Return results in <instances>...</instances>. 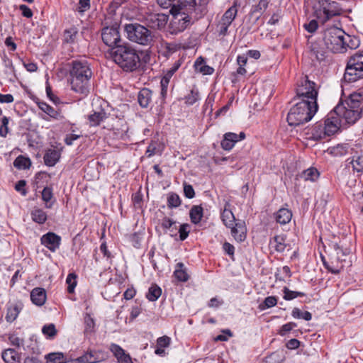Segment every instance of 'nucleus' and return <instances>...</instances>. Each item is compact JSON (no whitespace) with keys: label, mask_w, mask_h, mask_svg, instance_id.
I'll return each mask as SVG.
<instances>
[{"label":"nucleus","mask_w":363,"mask_h":363,"mask_svg":"<svg viewBox=\"0 0 363 363\" xmlns=\"http://www.w3.org/2000/svg\"><path fill=\"white\" fill-rule=\"evenodd\" d=\"M107 53L110 58L125 72L135 71L140 66V58L138 51L126 42L109 48Z\"/></svg>","instance_id":"obj_1"},{"label":"nucleus","mask_w":363,"mask_h":363,"mask_svg":"<svg viewBox=\"0 0 363 363\" xmlns=\"http://www.w3.org/2000/svg\"><path fill=\"white\" fill-rule=\"evenodd\" d=\"M184 196L188 199H192L195 196V191L193 186L191 184L186 183L184 184Z\"/></svg>","instance_id":"obj_60"},{"label":"nucleus","mask_w":363,"mask_h":363,"mask_svg":"<svg viewBox=\"0 0 363 363\" xmlns=\"http://www.w3.org/2000/svg\"><path fill=\"white\" fill-rule=\"evenodd\" d=\"M318 109V104L301 99L290 108L286 118L288 124L294 127L303 125L312 119Z\"/></svg>","instance_id":"obj_4"},{"label":"nucleus","mask_w":363,"mask_h":363,"mask_svg":"<svg viewBox=\"0 0 363 363\" xmlns=\"http://www.w3.org/2000/svg\"><path fill=\"white\" fill-rule=\"evenodd\" d=\"M77 275L74 273H70L68 274L66 279V283L67 284V291L72 294L74 291V288L77 286Z\"/></svg>","instance_id":"obj_51"},{"label":"nucleus","mask_w":363,"mask_h":363,"mask_svg":"<svg viewBox=\"0 0 363 363\" xmlns=\"http://www.w3.org/2000/svg\"><path fill=\"white\" fill-rule=\"evenodd\" d=\"M221 220L227 228H229L235 223V218L233 213L230 209H228L226 206L221 213Z\"/></svg>","instance_id":"obj_34"},{"label":"nucleus","mask_w":363,"mask_h":363,"mask_svg":"<svg viewBox=\"0 0 363 363\" xmlns=\"http://www.w3.org/2000/svg\"><path fill=\"white\" fill-rule=\"evenodd\" d=\"M307 48L311 56H313L318 61L321 62L325 59L328 48L323 40L308 41Z\"/></svg>","instance_id":"obj_14"},{"label":"nucleus","mask_w":363,"mask_h":363,"mask_svg":"<svg viewBox=\"0 0 363 363\" xmlns=\"http://www.w3.org/2000/svg\"><path fill=\"white\" fill-rule=\"evenodd\" d=\"M237 13L238 9L235 6H232L224 13L216 25V30L219 35L225 36L228 34V27L235 18Z\"/></svg>","instance_id":"obj_13"},{"label":"nucleus","mask_w":363,"mask_h":363,"mask_svg":"<svg viewBox=\"0 0 363 363\" xmlns=\"http://www.w3.org/2000/svg\"><path fill=\"white\" fill-rule=\"evenodd\" d=\"M181 64L182 63L180 60L176 61L173 64L172 67L164 72V76L162 77L166 78L167 79H169L170 81V79L172 77L174 74L178 70V69L181 66Z\"/></svg>","instance_id":"obj_53"},{"label":"nucleus","mask_w":363,"mask_h":363,"mask_svg":"<svg viewBox=\"0 0 363 363\" xmlns=\"http://www.w3.org/2000/svg\"><path fill=\"white\" fill-rule=\"evenodd\" d=\"M347 162V166L348 167L351 166L354 172L358 174L363 173V156L354 155L352 157L348 158Z\"/></svg>","instance_id":"obj_25"},{"label":"nucleus","mask_w":363,"mask_h":363,"mask_svg":"<svg viewBox=\"0 0 363 363\" xmlns=\"http://www.w3.org/2000/svg\"><path fill=\"white\" fill-rule=\"evenodd\" d=\"M1 357L6 363L21 362V355L14 349L9 348L4 350L1 354Z\"/></svg>","instance_id":"obj_27"},{"label":"nucleus","mask_w":363,"mask_h":363,"mask_svg":"<svg viewBox=\"0 0 363 363\" xmlns=\"http://www.w3.org/2000/svg\"><path fill=\"white\" fill-rule=\"evenodd\" d=\"M283 298L286 301H291L297 297H303L306 295L303 292L291 291L286 286L283 289Z\"/></svg>","instance_id":"obj_46"},{"label":"nucleus","mask_w":363,"mask_h":363,"mask_svg":"<svg viewBox=\"0 0 363 363\" xmlns=\"http://www.w3.org/2000/svg\"><path fill=\"white\" fill-rule=\"evenodd\" d=\"M192 21L194 20L191 16L179 12L174 16L172 25L178 32H181L185 30Z\"/></svg>","instance_id":"obj_20"},{"label":"nucleus","mask_w":363,"mask_h":363,"mask_svg":"<svg viewBox=\"0 0 363 363\" xmlns=\"http://www.w3.org/2000/svg\"><path fill=\"white\" fill-rule=\"evenodd\" d=\"M78 33L79 30L74 26L66 28L63 32V40L67 43H74L77 41Z\"/></svg>","instance_id":"obj_29"},{"label":"nucleus","mask_w":363,"mask_h":363,"mask_svg":"<svg viewBox=\"0 0 363 363\" xmlns=\"http://www.w3.org/2000/svg\"><path fill=\"white\" fill-rule=\"evenodd\" d=\"M170 342H171L170 337L164 335V336L160 337L157 339V346H158V347H163V348L167 347L169 345Z\"/></svg>","instance_id":"obj_62"},{"label":"nucleus","mask_w":363,"mask_h":363,"mask_svg":"<svg viewBox=\"0 0 363 363\" xmlns=\"http://www.w3.org/2000/svg\"><path fill=\"white\" fill-rule=\"evenodd\" d=\"M209 1L197 0L189 5V15L193 17L194 20H199L207 13V4Z\"/></svg>","instance_id":"obj_16"},{"label":"nucleus","mask_w":363,"mask_h":363,"mask_svg":"<svg viewBox=\"0 0 363 363\" xmlns=\"http://www.w3.org/2000/svg\"><path fill=\"white\" fill-rule=\"evenodd\" d=\"M162 147L160 143L157 141H152L147 147L145 155L147 157H151L155 155H161L162 152Z\"/></svg>","instance_id":"obj_37"},{"label":"nucleus","mask_w":363,"mask_h":363,"mask_svg":"<svg viewBox=\"0 0 363 363\" xmlns=\"http://www.w3.org/2000/svg\"><path fill=\"white\" fill-rule=\"evenodd\" d=\"M167 201V206L169 208H177L182 203V201L179 196L174 192H170L168 194Z\"/></svg>","instance_id":"obj_42"},{"label":"nucleus","mask_w":363,"mask_h":363,"mask_svg":"<svg viewBox=\"0 0 363 363\" xmlns=\"http://www.w3.org/2000/svg\"><path fill=\"white\" fill-rule=\"evenodd\" d=\"M13 166L18 169H29L31 166V161L28 157L19 155L15 159Z\"/></svg>","instance_id":"obj_40"},{"label":"nucleus","mask_w":363,"mask_h":363,"mask_svg":"<svg viewBox=\"0 0 363 363\" xmlns=\"http://www.w3.org/2000/svg\"><path fill=\"white\" fill-rule=\"evenodd\" d=\"M61 238L54 233H48L41 238V243L50 251L55 252L59 248Z\"/></svg>","instance_id":"obj_21"},{"label":"nucleus","mask_w":363,"mask_h":363,"mask_svg":"<svg viewBox=\"0 0 363 363\" xmlns=\"http://www.w3.org/2000/svg\"><path fill=\"white\" fill-rule=\"evenodd\" d=\"M124 31L127 38L134 43L143 46H150L154 42L152 32L140 23H126L124 26Z\"/></svg>","instance_id":"obj_6"},{"label":"nucleus","mask_w":363,"mask_h":363,"mask_svg":"<svg viewBox=\"0 0 363 363\" xmlns=\"http://www.w3.org/2000/svg\"><path fill=\"white\" fill-rule=\"evenodd\" d=\"M292 218V213L288 208H280L275 213V219L281 225H285L290 222Z\"/></svg>","instance_id":"obj_28"},{"label":"nucleus","mask_w":363,"mask_h":363,"mask_svg":"<svg viewBox=\"0 0 363 363\" xmlns=\"http://www.w3.org/2000/svg\"><path fill=\"white\" fill-rule=\"evenodd\" d=\"M152 92L147 88L142 89L138 95V101L140 106L143 108H147L152 101Z\"/></svg>","instance_id":"obj_26"},{"label":"nucleus","mask_w":363,"mask_h":363,"mask_svg":"<svg viewBox=\"0 0 363 363\" xmlns=\"http://www.w3.org/2000/svg\"><path fill=\"white\" fill-rule=\"evenodd\" d=\"M62 150L48 149L43 156L44 163L48 167L55 166L61 157Z\"/></svg>","instance_id":"obj_23"},{"label":"nucleus","mask_w":363,"mask_h":363,"mask_svg":"<svg viewBox=\"0 0 363 363\" xmlns=\"http://www.w3.org/2000/svg\"><path fill=\"white\" fill-rule=\"evenodd\" d=\"M63 354L60 352L50 353L45 356L48 362L60 363L63 361Z\"/></svg>","instance_id":"obj_52"},{"label":"nucleus","mask_w":363,"mask_h":363,"mask_svg":"<svg viewBox=\"0 0 363 363\" xmlns=\"http://www.w3.org/2000/svg\"><path fill=\"white\" fill-rule=\"evenodd\" d=\"M101 39L109 48L118 46L124 43L121 37L119 26L116 23L111 26L104 27L101 30Z\"/></svg>","instance_id":"obj_12"},{"label":"nucleus","mask_w":363,"mask_h":363,"mask_svg":"<svg viewBox=\"0 0 363 363\" xmlns=\"http://www.w3.org/2000/svg\"><path fill=\"white\" fill-rule=\"evenodd\" d=\"M337 115L347 124H354L361 117L362 111V96L353 93L345 100L340 101L335 108Z\"/></svg>","instance_id":"obj_3"},{"label":"nucleus","mask_w":363,"mask_h":363,"mask_svg":"<svg viewBox=\"0 0 363 363\" xmlns=\"http://www.w3.org/2000/svg\"><path fill=\"white\" fill-rule=\"evenodd\" d=\"M145 20L148 27L162 29L165 27L168 21V16L164 13H151L147 15Z\"/></svg>","instance_id":"obj_17"},{"label":"nucleus","mask_w":363,"mask_h":363,"mask_svg":"<svg viewBox=\"0 0 363 363\" xmlns=\"http://www.w3.org/2000/svg\"><path fill=\"white\" fill-rule=\"evenodd\" d=\"M30 215L32 220L37 223L43 224L47 220V213L41 208H35Z\"/></svg>","instance_id":"obj_35"},{"label":"nucleus","mask_w":363,"mask_h":363,"mask_svg":"<svg viewBox=\"0 0 363 363\" xmlns=\"http://www.w3.org/2000/svg\"><path fill=\"white\" fill-rule=\"evenodd\" d=\"M245 138V133L244 132H240L238 135L234 133H226L221 141V147L225 150H230L237 142Z\"/></svg>","instance_id":"obj_19"},{"label":"nucleus","mask_w":363,"mask_h":363,"mask_svg":"<svg viewBox=\"0 0 363 363\" xmlns=\"http://www.w3.org/2000/svg\"><path fill=\"white\" fill-rule=\"evenodd\" d=\"M350 253V249L344 247L342 242L335 243L333 245V252L329 255L328 260L322 257L323 264L333 274H337L344 268L345 264H348L347 257Z\"/></svg>","instance_id":"obj_5"},{"label":"nucleus","mask_w":363,"mask_h":363,"mask_svg":"<svg viewBox=\"0 0 363 363\" xmlns=\"http://www.w3.org/2000/svg\"><path fill=\"white\" fill-rule=\"evenodd\" d=\"M345 32L337 28L333 27L326 29L323 33V40L328 50L333 52H344Z\"/></svg>","instance_id":"obj_9"},{"label":"nucleus","mask_w":363,"mask_h":363,"mask_svg":"<svg viewBox=\"0 0 363 363\" xmlns=\"http://www.w3.org/2000/svg\"><path fill=\"white\" fill-rule=\"evenodd\" d=\"M313 10L315 17L323 23L342 13L339 4L333 0L318 1L313 4Z\"/></svg>","instance_id":"obj_8"},{"label":"nucleus","mask_w":363,"mask_h":363,"mask_svg":"<svg viewBox=\"0 0 363 363\" xmlns=\"http://www.w3.org/2000/svg\"><path fill=\"white\" fill-rule=\"evenodd\" d=\"M231 235L237 242H242L246 238L247 229L244 221H238L229 227Z\"/></svg>","instance_id":"obj_22"},{"label":"nucleus","mask_w":363,"mask_h":363,"mask_svg":"<svg viewBox=\"0 0 363 363\" xmlns=\"http://www.w3.org/2000/svg\"><path fill=\"white\" fill-rule=\"evenodd\" d=\"M169 80L166 78L162 77L160 81V86H161V96L163 99H165L167 94V89L169 84Z\"/></svg>","instance_id":"obj_58"},{"label":"nucleus","mask_w":363,"mask_h":363,"mask_svg":"<svg viewBox=\"0 0 363 363\" xmlns=\"http://www.w3.org/2000/svg\"><path fill=\"white\" fill-rule=\"evenodd\" d=\"M42 333L48 339L51 340L56 336L57 331L55 328V325L53 323H50L43 327Z\"/></svg>","instance_id":"obj_45"},{"label":"nucleus","mask_w":363,"mask_h":363,"mask_svg":"<svg viewBox=\"0 0 363 363\" xmlns=\"http://www.w3.org/2000/svg\"><path fill=\"white\" fill-rule=\"evenodd\" d=\"M92 74L91 65L86 60H73L69 69L72 89L77 93L87 94Z\"/></svg>","instance_id":"obj_2"},{"label":"nucleus","mask_w":363,"mask_h":363,"mask_svg":"<svg viewBox=\"0 0 363 363\" xmlns=\"http://www.w3.org/2000/svg\"><path fill=\"white\" fill-rule=\"evenodd\" d=\"M277 304V298L274 296H267L264 298V301L259 305V308L264 311L267 308L275 306Z\"/></svg>","instance_id":"obj_47"},{"label":"nucleus","mask_w":363,"mask_h":363,"mask_svg":"<svg viewBox=\"0 0 363 363\" xmlns=\"http://www.w3.org/2000/svg\"><path fill=\"white\" fill-rule=\"evenodd\" d=\"M344 38V52L347 50V48L350 49H356L359 46V41L355 37H352L351 35L346 34L345 33Z\"/></svg>","instance_id":"obj_41"},{"label":"nucleus","mask_w":363,"mask_h":363,"mask_svg":"<svg viewBox=\"0 0 363 363\" xmlns=\"http://www.w3.org/2000/svg\"><path fill=\"white\" fill-rule=\"evenodd\" d=\"M286 237L283 235H276L273 238L272 241H271V245L275 249L277 252H283L287 245L285 243Z\"/></svg>","instance_id":"obj_33"},{"label":"nucleus","mask_w":363,"mask_h":363,"mask_svg":"<svg viewBox=\"0 0 363 363\" xmlns=\"http://www.w3.org/2000/svg\"><path fill=\"white\" fill-rule=\"evenodd\" d=\"M269 1V0H259V3L252 8V14L263 13L268 6Z\"/></svg>","instance_id":"obj_49"},{"label":"nucleus","mask_w":363,"mask_h":363,"mask_svg":"<svg viewBox=\"0 0 363 363\" xmlns=\"http://www.w3.org/2000/svg\"><path fill=\"white\" fill-rule=\"evenodd\" d=\"M162 294V289L156 284H152L146 295L147 298L150 301H155Z\"/></svg>","instance_id":"obj_44"},{"label":"nucleus","mask_w":363,"mask_h":363,"mask_svg":"<svg viewBox=\"0 0 363 363\" xmlns=\"http://www.w3.org/2000/svg\"><path fill=\"white\" fill-rule=\"evenodd\" d=\"M362 78H363V54L357 53L347 62L344 79L347 82H354Z\"/></svg>","instance_id":"obj_11"},{"label":"nucleus","mask_w":363,"mask_h":363,"mask_svg":"<svg viewBox=\"0 0 363 363\" xmlns=\"http://www.w3.org/2000/svg\"><path fill=\"white\" fill-rule=\"evenodd\" d=\"M189 224L184 223L180 225L179 229L178 230L177 233H179V238L181 240H184L186 239V238L189 235Z\"/></svg>","instance_id":"obj_57"},{"label":"nucleus","mask_w":363,"mask_h":363,"mask_svg":"<svg viewBox=\"0 0 363 363\" xmlns=\"http://www.w3.org/2000/svg\"><path fill=\"white\" fill-rule=\"evenodd\" d=\"M174 277L178 281L185 282L188 281L189 274H187L184 264L182 262H179L176 264Z\"/></svg>","instance_id":"obj_31"},{"label":"nucleus","mask_w":363,"mask_h":363,"mask_svg":"<svg viewBox=\"0 0 363 363\" xmlns=\"http://www.w3.org/2000/svg\"><path fill=\"white\" fill-rule=\"evenodd\" d=\"M237 62L239 67L237 69V74L240 75H245L246 74V69L244 67L247 62V57L245 55H238L237 57Z\"/></svg>","instance_id":"obj_50"},{"label":"nucleus","mask_w":363,"mask_h":363,"mask_svg":"<svg viewBox=\"0 0 363 363\" xmlns=\"http://www.w3.org/2000/svg\"><path fill=\"white\" fill-rule=\"evenodd\" d=\"M303 27L309 33L315 32L318 27V24L316 20H311L308 23H305Z\"/></svg>","instance_id":"obj_64"},{"label":"nucleus","mask_w":363,"mask_h":363,"mask_svg":"<svg viewBox=\"0 0 363 363\" xmlns=\"http://www.w3.org/2000/svg\"><path fill=\"white\" fill-rule=\"evenodd\" d=\"M33 100L38 105V108L50 118L57 121H62L65 119V116L62 113L60 109H55L47 103L40 101L38 98H35Z\"/></svg>","instance_id":"obj_18"},{"label":"nucleus","mask_w":363,"mask_h":363,"mask_svg":"<svg viewBox=\"0 0 363 363\" xmlns=\"http://www.w3.org/2000/svg\"><path fill=\"white\" fill-rule=\"evenodd\" d=\"M30 299L36 306H43L46 301V291L43 288H34L30 292Z\"/></svg>","instance_id":"obj_24"},{"label":"nucleus","mask_w":363,"mask_h":363,"mask_svg":"<svg viewBox=\"0 0 363 363\" xmlns=\"http://www.w3.org/2000/svg\"><path fill=\"white\" fill-rule=\"evenodd\" d=\"M342 119L337 115L334 109L330 111L322 124H316L313 128V135L318 139L325 138V136H330L336 133L342 125Z\"/></svg>","instance_id":"obj_7"},{"label":"nucleus","mask_w":363,"mask_h":363,"mask_svg":"<svg viewBox=\"0 0 363 363\" xmlns=\"http://www.w3.org/2000/svg\"><path fill=\"white\" fill-rule=\"evenodd\" d=\"M90 8V0H79V5L77 10L79 13H83Z\"/></svg>","instance_id":"obj_63"},{"label":"nucleus","mask_w":363,"mask_h":363,"mask_svg":"<svg viewBox=\"0 0 363 363\" xmlns=\"http://www.w3.org/2000/svg\"><path fill=\"white\" fill-rule=\"evenodd\" d=\"M175 223V221L167 217H164L161 220V226L166 230V232L168 229H170L173 225H174Z\"/></svg>","instance_id":"obj_61"},{"label":"nucleus","mask_w":363,"mask_h":363,"mask_svg":"<svg viewBox=\"0 0 363 363\" xmlns=\"http://www.w3.org/2000/svg\"><path fill=\"white\" fill-rule=\"evenodd\" d=\"M18 311L16 307L9 309L6 315V319L8 322H13L18 315Z\"/></svg>","instance_id":"obj_59"},{"label":"nucleus","mask_w":363,"mask_h":363,"mask_svg":"<svg viewBox=\"0 0 363 363\" xmlns=\"http://www.w3.org/2000/svg\"><path fill=\"white\" fill-rule=\"evenodd\" d=\"M42 199L45 202V208H51L55 201L53 199L52 189L46 186L42 191Z\"/></svg>","instance_id":"obj_32"},{"label":"nucleus","mask_w":363,"mask_h":363,"mask_svg":"<svg viewBox=\"0 0 363 363\" xmlns=\"http://www.w3.org/2000/svg\"><path fill=\"white\" fill-rule=\"evenodd\" d=\"M291 315L294 318L303 319L307 321L311 320L312 318V315L310 312H308V311L303 312L298 308H294V309L292 310V312H291Z\"/></svg>","instance_id":"obj_48"},{"label":"nucleus","mask_w":363,"mask_h":363,"mask_svg":"<svg viewBox=\"0 0 363 363\" xmlns=\"http://www.w3.org/2000/svg\"><path fill=\"white\" fill-rule=\"evenodd\" d=\"M319 175L320 173L317 169L310 167L301 173V177L303 178L305 181L315 182L318 179Z\"/></svg>","instance_id":"obj_39"},{"label":"nucleus","mask_w":363,"mask_h":363,"mask_svg":"<svg viewBox=\"0 0 363 363\" xmlns=\"http://www.w3.org/2000/svg\"><path fill=\"white\" fill-rule=\"evenodd\" d=\"M199 99V94L197 91L191 90L190 93L185 96V103L187 105H193Z\"/></svg>","instance_id":"obj_54"},{"label":"nucleus","mask_w":363,"mask_h":363,"mask_svg":"<svg viewBox=\"0 0 363 363\" xmlns=\"http://www.w3.org/2000/svg\"><path fill=\"white\" fill-rule=\"evenodd\" d=\"M9 122V118L8 117L4 116L1 118V125L0 126V135L1 137L5 138L9 133V127H8Z\"/></svg>","instance_id":"obj_56"},{"label":"nucleus","mask_w":363,"mask_h":363,"mask_svg":"<svg viewBox=\"0 0 363 363\" xmlns=\"http://www.w3.org/2000/svg\"><path fill=\"white\" fill-rule=\"evenodd\" d=\"M194 67L196 70L199 71L203 74H211L214 71L213 67L205 64L204 60L202 57H199L196 60L194 63Z\"/></svg>","instance_id":"obj_36"},{"label":"nucleus","mask_w":363,"mask_h":363,"mask_svg":"<svg viewBox=\"0 0 363 363\" xmlns=\"http://www.w3.org/2000/svg\"><path fill=\"white\" fill-rule=\"evenodd\" d=\"M296 96L301 100L305 99L306 102H310V104L314 105L318 104V88L317 84L309 80L307 76L301 79L296 89Z\"/></svg>","instance_id":"obj_10"},{"label":"nucleus","mask_w":363,"mask_h":363,"mask_svg":"<svg viewBox=\"0 0 363 363\" xmlns=\"http://www.w3.org/2000/svg\"><path fill=\"white\" fill-rule=\"evenodd\" d=\"M189 216L192 223H199L203 216V208L201 206H193L189 211Z\"/></svg>","instance_id":"obj_30"},{"label":"nucleus","mask_w":363,"mask_h":363,"mask_svg":"<svg viewBox=\"0 0 363 363\" xmlns=\"http://www.w3.org/2000/svg\"><path fill=\"white\" fill-rule=\"evenodd\" d=\"M84 333L85 335H90L95 332V321L94 318L88 313L84 317Z\"/></svg>","instance_id":"obj_38"},{"label":"nucleus","mask_w":363,"mask_h":363,"mask_svg":"<svg viewBox=\"0 0 363 363\" xmlns=\"http://www.w3.org/2000/svg\"><path fill=\"white\" fill-rule=\"evenodd\" d=\"M110 350L113 352L118 360L126 354L124 350L116 344H111L110 346Z\"/></svg>","instance_id":"obj_55"},{"label":"nucleus","mask_w":363,"mask_h":363,"mask_svg":"<svg viewBox=\"0 0 363 363\" xmlns=\"http://www.w3.org/2000/svg\"><path fill=\"white\" fill-rule=\"evenodd\" d=\"M106 358V353L102 350H89L83 355L74 359L77 363H96Z\"/></svg>","instance_id":"obj_15"},{"label":"nucleus","mask_w":363,"mask_h":363,"mask_svg":"<svg viewBox=\"0 0 363 363\" xmlns=\"http://www.w3.org/2000/svg\"><path fill=\"white\" fill-rule=\"evenodd\" d=\"M106 113L104 111L94 112L93 114L89 116V122L91 126L99 125V123L106 118Z\"/></svg>","instance_id":"obj_43"}]
</instances>
